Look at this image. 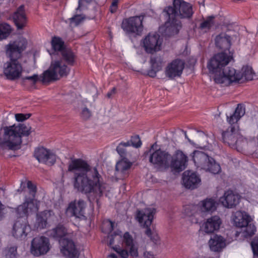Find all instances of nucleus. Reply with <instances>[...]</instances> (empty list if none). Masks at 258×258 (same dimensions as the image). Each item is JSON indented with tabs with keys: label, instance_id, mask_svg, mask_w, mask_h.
<instances>
[{
	"label": "nucleus",
	"instance_id": "f257e3e1",
	"mask_svg": "<svg viewBox=\"0 0 258 258\" xmlns=\"http://www.w3.org/2000/svg\"><path fill=\"white\" fill-rule=\"evenodd\" d=\"M68 171L74 173V187L79 192L101 197L108 190V185L96 168L82 159L72 160L69 164Z\"/></svg>",
	"mask_w": 258,
	"mask_h": 258
},
{
	"label": "nucleus",
	"instance_id": "f03ea898",
	"mask_svg": "<svg viewBox=\"0 0 258 258\" xmlns=\"http://www.w3.org/2000/svg\"><path fill=\"white\" fill-rule=\"evenodd\" d=\"M232 59V54L231 52L229 55L225 52H221L210 59L207 67L210 72L213 74L216 83L227 86L243 79L248 81L253 79L255 74L250 66H244L241 73H237L234 68L228 66Z\"/></svg>",
	"mask_w": 258,
	"mask_h": 258
},
{
	"label": "nucleus",
	"instance_id": "7ed1b4c3",
	"mask_svg": "<svg viewBox=\"0 0 258 258\" xmlns=\"http://www.w3.org/2000/svg\"><path fill=\"white\" fill-rule=\"evenodd\" d=\"M27 45V40L21 37L6 46V55L10 59L4 64L3 70L7 79L15 81L21 77L23 69L19 59Z\"/></svg>",
	"mask_w": 258,
	"mask_h": 258
},
{
	"label": "nucleus",
	"instance_id": "20e7f679",
	"mask_svg": "<svg viewBox=\"0 0 258 258\" xmlns=\"http://www.w3.org/2000/svg\"><path fill=\"white\" fill-rule=\"evenodd\" d=\"M31 127L28 124L19 123L18 125L6 126L0 129V145L4 149L17 150L21 148L22 136L29 135Z\"/></svg>",
	"mask_w": 258,
	"mask_h": 258
},
{
	"label": "nucleus",
	"instance_id": "39448f33",
	"mask_svg": "<svg viewBox=\"0 0 258 258\" xmlns=\"http://www.w3.org/2000/svg\"><path fill=\"white\" fill-rule=\"evenodd\" d=\"M70 71L63 60L53 61L49 69L43 73L41 81L45 83L59 80L61 77L67 76Z\"/></svg>",
	"mask_w": 258,
	"mask_h": 258
},
{
	"label": "nucleus",
	"instance_id": "423d86ee",
	"mask_svg": "<svg viewBox=\"0 0 258 258\" xmlns=\"http://www.w3.org/2000/svg\"><path fill=\"white\" fill-rule=\"evenodd\" d=\"M173 7L165 8L164 12L171 18H189L192 15L191 6L183 0H174Z\"/></svg>",
	"mask_w": 258,
	"mask_h": 258
},
{
	"label": "nucleus",
	"instance_id": "0eeeda50",
	"mask_svg": "<svg viewBox=\"0 0 258 258\" xmlns=\"http://www.w3.org/2000/svg\"><path fill=\"white\" fill-rule=\"evenodd\" d=\"M193 160L199 167L213 174H217L221 170V167L217 162L211 157L202 151H196L193 153Z\"/></svg>",
	"mask_w": 258,
	"mask_h": 258
},
{
	"label": "nucleus",
	"instance_id": "6e6552de",
	"mask_svg": "<svg viewBox=\"0 0 258 258\" xmlns=\"http://www.w3.org/2000/svg\"><path fill=\"white\" fill-rule=\"evenodd\" d=\"M156 143L152 145L150 149L145 153V156L149 155L150 163L159 168H168L170 167L171 156L168 152L160 149L154 150Z\"/></svg>",
	"mask_w": 258,
	"mask_h": 258
},
{
	"label": "nucleus",
	"instance_id": "1a4fd4ad",
	"mask_svg": "<svg viewBox=\"0 0 258 258\" xmlns=\"http://www.w3.org/2000/svg\"><path fill=\"white\" fill-rule=\"evenodd\" d=\"M122 244L125 249L119 247L112 246V248L120 255L121 258H127L129 251L131 256L137 257L138 255V244L133 238L132 235L128 232L124 233L122 237Z\"/></svg>",
	"mask_w": 258,
	"mask_h": 258
},
{
	"label": "nucleus",
	"instance_id": "9d476101",
	"mask_svg": "<svg viewBox=\"0 0 258 258\" xmlns=\"http://www.w3.org/2000/svg\"><path fill=\"white\" fill-rule=\"evenodd\" d=\"M223 142L232 148L240 146L244 141L243 137L234 126H230L222 134Z\"/></svg>",
	"mask_w": 258,
	"mask_h": 258
},
{
	"label": "nucleus",
	"instance_id": "9b49d317",
	"mask_svg": "<svg viewBox=\"0 0 258 258\" xmlns=\"http://www.w3.org/2000/svg\"><path fill=\"white\" fill-rule=\"evenodd\" d=\"M144 17L143 16L132 17L123 21L121 27L127 33L141 35L143 26L142 24Z\"/></svg>",
	"mask_w": 258,
	"mask_h": 258
},
{
	"label": "nucleus",
	"instance_id": "f8f14e48",
	"mask_svg": "<svg viewBox=\"0 0 258 258\" xmlns=\"http://www.w3.org/2000/svg\"><path fill=\"white\" fill-rule=\"evenodd\" d=\"M49 250V240L44 236L36 237L31 241L30 251L36 256L46 253Z\"/></svg>",
	"mask_w": 258,
	"mask_h": 258
},
{
	"label": "nucleus",
	"instance_id": "ddd939ff",
	"mask_svg": "<svg viewBox=\"0 0 258 258\" xmlns=\"http://www.w3.org/2000/svg\"><path fill=\"white\" fill-rule=\"evenodd\" d=\"M30 231V227L26 218H18L15 222L12 233L17 239H24Z\"/></svg>",
	"mask_w": 258,
	"mask_h": 258
},
{
	"label": "nucleus",
	"instance_id": "4468645a",
	"mask_svg": "<svg viewBox=\"0 0 258 258\" xmlns=\"http://www.w3.org/2000/svg\"><path fill=\"white\" fill-rule=\"evenodd\" d=\"M51 45L55 51H60L63 59L69 64H73L74 55L70 49L64 48V43L59 37H54L51 40Z\"/></svg>",
	"mask_w": 258,
	"mask_h": 258
},
{
	"label": "nucleus",
	"instance_id": "2eb2a0df",
	"mask_svg": "<svg viewBox=\"0 0 258 258\" xmlns=\"http://www.w3.org/2000/svg\"><path fill=\"white\" fill-rule=\"evenodd\" d=\"M184 68V62L180 59H175L168 63L165 68V76L169 79L181 76Z\"/></svg>",
	"mask_w": 258,
	"mask_h": 258
},
{
	"label": "nucleus",
	"instance_id": "dca6fc26",
	"mask_svg": "<svg viewBox=\"0 0 258 258\" xmlns=\"http://www.w3.org/2000/svg\"><path fill=\"white\" fill-rule=\"evenodd\" d=\"M182 27L180 21L175 17L171 18L168 17L164 26L160 28V31L165 36L170 37L178 33Z\"/></svg>",
	"mask_w": 258,
	"mask_h": 258
},
{
	"label": "nucleus",
	"instance_id": "f3484780",
	"mask_svg": "<svg viewBox=\"0 0 258 258\" xmlns=\"http://www.w3.org/2000/svg\"><path fill=\"white\" fill-rule=\"evenodd\" d=\"M161 44L160 36L156 33H149L143 40L146 51L150 53L160 50Z\"/></svg>",
	"mask_w": 258,
	"mask_h": 258
},
{
	"label": "nucleus",
	"instance_id": "a211bd4d",
	"mask_svg": "<svg viewBox=\"0 0 258 258\" xmlns=\"http://www.w3.org/2000/svg\"><path fill=\"white\" fill-rule=\"evenodd\" d=\"M34 157L40 163L52 165L56 161V156L51 151L40 147L35 149L34 154Z\"/></svg>",
	"mask_w": 258,
	"mask_h": 258
},
{
	"label": "nucleus",
	"instance_id": "6ab92c4d",
	"mask_svg": "<svg viewBox=\"0 0 258 258\" xmlns=\"http://www.w3.org/2000/svg\"><path fill=\"white\" fill-rule=\"evenodd\" d=\"M188 158L182 151H176L171 156L170 161V167L177 171L183 170L186 167Z\"/></svg>",
	"mask_w": 258,
	"mask_h": 258
},
{
	"label": "nucleus",
	"instance_id": "aec40b11",
	"mask_svg": "<svg viewBox=\"0 0 258 258\" xmlns=\"http://www.w3.org/2000/svg\"><path fill=\"white\" fill-rule=\"evenodd\" d=\"M85 203L83 201L79 200L71 202L66 210V213L68 216L75 217L76 218L83 219L84 215Z\"/></svg>",
	"mask_w": 258,
	"mask_h": 258
},
{
	"label": "nucleus",
	"instance_id": "412c9836",
	"mask_svg": "<svg viewBox=\"0 0 258 258\" xmlns=\"http://www.w3.org/2000/svg\"><path fill=\"white\" fill-rule=\"evenodd\" d=\"M72 238L68 237L61 238L59 239V243L60 251L63 255L70 257H74L77 254V250Z\"/></svg>",
	"mask_w": 258,
	"mask_h": 258
},
{
	"label": "nucleus",
	"instance_id": "4be33fe9",
	"mask_svg": "<svg viewBox=\"0 0 258 258\" xmlns=\"http://www.w3.org/2000/svg\"><path fill=\"white\" fill-rule=\"evenodd\" d=\"M201 182L200 177L194 172L185 171L182 175V183L189 189L197 188Z\"/></svg>",
	"mask_w": 258,
	"mask_h": 258
},
{
	"label": "nucleus",
	"instance_id": "5701e85b",
	"mask_svg": "<svg viewBox=\"0 0 258 258\" xmlns=\"http://www.w3.org/2000/svg\"><path fill=\"white\" fill-rule=\"evenodd\" d=\"M155 213V209L154 208H146L144 210L139 211L137 218L142 225L148 227L151 225Z\"/></svg>",
	"mask_w": 258,
	"mask_h": 258
},
{
	"label": "nucleus",
	"instance_id": "b1692460",
	"mask_svg": "<svg viewBox=\"0 0 258 258\" xmlns=\"http://www.w3.org/2000/svg\"><path fill=\"white\" fill-rule=\"evenodd\" d=\"M240 196L231 190L225 192L224 196L220 199L223 206L227 208L235 207L239 202Z\"/></svg>",
	"mask_w": 258,
	"mask_h": 258
},
{
	"label": "nucleus",
	"instance_id": "393cba45",
	"mask_svg": "<svg viewBox=\"0 0 258 258\" xmlns=\"http://www.w3.org/2000/svg\"><path fill=\"white\" fill-rule=\"evenodd\" d=\"M221 223V220L218 216H213L208 218L203 224V229L207 233H211L218 230Z\"/></svg>",
	"mask_w": 258,
	"mask_h": 258
},
{
	"label": "nucleus",
	"instance_id": "a878e982",
	"mask_svg": "<svg viewBox=\"0 0 258 258\" xmlns=\"http://www.w3.org/2000/svg\"><path fill=\"white\" fill-rule=\"evenodd\" d=\"M132 165V163L123 159L118 161L115 166V175L119 178H123L128 173V171Z\"/></svg>",
	"mask_w": 258,
	"mask_h": 258
},
{
	"label": "nucleus",
	"instance_id": "bb28decb",
	"mask_svg": "<svg viewBox=\"0 0 258 258\" xmlns=\"http://www.w3.org/2000/svg\"><path fill=\"white\" fill-rule=\"evenodd\" d=\"M209 245L212 251L219 252L226 246L225 240L220 235H214L209 240Z\"/></svg>",
	"mask_w": 258,
	"mask_h": 258
},
{
	"label": "nucleus",
	"instance_id": "cd10ccee",
	"mask_svg": "<svg viewBox=\"0 0 258 258\" xmlns=\"http://www.w3.org/2000/svg\"><path fill=\"white\" fill-rule=\"evenodd\" d=\"M14 21L18 29H23L26 23V18L24 11V6L21 5L15 12L13 15Z\"/></svg>",
	"mask_w": 258,
	"mask_h": 258
},
{
	"label": "nucleus",
	"instance_id": "c85d7f7f",
	"mask_svg": "<svg viewBox=\"0 0 258 258\" xmlns=\"http://www.w3.org/2000/svg\"><path fill=\"white\" fill-rule=\"evenodd\" d=\"M200 207L198 205H188L184 209V214L189 217V220L194 224H197L199 221Z\"/></svg>",
	"mask_w": 258,
	"mask_h": 258
},
{
	"label": "nucleus",
	"instance_id": "c756f323",
	"mask_svg": "<svg viewBox=\"0 0 258 258\" xmlns=\"http://www.w3.org/2000/svg\"><path fill=\"white\" fill-rule=\"evenodd\" d=\"M35 208V203L32 202V200H28L25 199L23 204L19 206L16 210V212L19 218H26L27 215L29 211H32Z\"/></svg>",
	"mask_w": 258,
	"mask_h": 258
},
{
	"label": "nucleus",
	"instance_id": "7c9ffc66",
	"mask_svg": "<svg viewBox=\"0 0 258 258\" xmlns=\"http://www.w3.org/2000/svg\"><path fill=\"white\" fill-rule=\"evenodd\" d=\"M53 237L61 239L68 237H73V232L68 230L63 225L58 224L55 228L53 229L50 234Z\"/></svg>",
	"mask_w": 258,
	"mask_h": 258
},
{
	"label": "nucleus",
	"instance_id": "2f4dec72",
	"mask_svg": "<svg viewBox=\"0 0 258 258\" xmlns=\"http://www.w3.org/2000/svg\"><path fill=\"white\" fill-rule=\"evenodd\" d=\"M215 44L220 49L224 50L228 49L231 45L230 37L224 33H221L216 36Z\"/></svg>",
	"mask_w": 258,
	"mask_h": 258
},
{
	"label": "nucleus",
	"instance_id": "473e14b6",
	"mask_svg": "<svg viewBox=\"0 0 258 258\" xmlns=\"http://www.w3.org/2000/svg\"><path fill=\"white\" fill-rule=\"evenodd\" d=\"M20 188L21 191L24 190L25 192L29 194V196L26 195L25 199L30 200H32L34 203V198L36 192V186L30 181H28L26 183L21 182Z\"/></svg>",
	"mask_w": 258,
	"mask_h": 258
},
{
	"label": "nucleus",
	"instance_id": "72a5a7b5",
	"mask_svg": "<svg viewBox=\"0 0 258 258\" xmlns=\"http://www.w3.org/2000/svg\"><path fill=\"white\" fill-rule=\"evenodd\" d=\"M217 205L218 203L214 199L208 198L201 202L199 210L202 213H212L216 210Z\"/></svg>",
	"mask_w": 258,
	"mask_h": 258
},
{
	"label": "nucleus",
	"instance_id": "f704fd0d",
	"mask_svg": "<svg viewBox=\"0 0 258 258\" xmlns=\"http://www.w3.org/2000/svg\"><path fill=\"white\" fill-rule=\"evenodd\" d=\"M245 114V108L241 104H238L234 112L230 116L227 115V120L230 124L236 123Z\"/></svg>",
	"mask_w": 258,
	"mask_h": 258
},
{
	"label": "nucleus",
	"instance_id": "c9c22d12",
	"mask_svg": "<svg viewBox=\"0 0 258 258\" xmlns=\"http://www.w3.org/2000/svg\"><path fill=\"white\" fill-rule=\"evenodd\" d=\"M250 217L246 214H243L241 212L235 213L233 221L236 226L241 227V228L247 224V222H250Z\"/></svg>",
	"mask_w": 258,
	"mask_h": 258
},
{
	"label": "nucleus",
	"instance_id": "e433bc0d",
	"mask_svg": "<svg viewBox=\"0 0 258 258\" xmlns=\"http://www.w3.org/2000/svg\"><path fill=\"white\" fill-rule=\"evenodd\" d=\"M54 214L52 211H45L37 216L36 223L37 227L38 228H44L47 224V220L51 216Z\"/></svg>",
	"mask_w": 258,
	"mask_h": 258
},
{
	"label": "nucleus",
	"instance_id": "4c0bfd02",
	"mask_svg": "<svg viewBox=\"0 0 258 258\" xmlns=\"http://www.w3.org/2000/svg\"><path fill=\"white\" fill-rule=\"evenodd\" d=\"M256 230L254 225L249 222H247L246 225L243 226L241 229L242 235L245 237L251 236L254 234Z\"/></svg>",
	"mask_w": 258,
	"mask_h": 258
},
{
	"label": "nucleus",
	"instance_id": "58836bf2",
	"mask_svg": "<svg viewBox=\"0 0 258 258\" xmlns=\"http://www.w3.org/2000/svg\"><path fill=\"white\" fill-rule=\"evenodd\" d=\"M12 29L8 24L0 25V40L6 38L11 33Z\"/></svg>",
	"mask_w": 258,
	"mask_h": 258
},
{
	"label": "nucleus",
	"instance_id": "ea45409f",
	"mask_svg": "<svg viewBox=\"0 0 258 258\" xmlns=\"http://www.w3.org/2000/svg\"><path fill=\"white\" fill-rule=\"evenodd\" d=\"M85 19V17L82 15H76L68 19L70 25L72 27L77 26L81 24Z\"/></svg>",
	"mask_w": 258,
	"mask_h": 258
},
{
	"label": "nucleus",
	"instance_id": "a19ab883",
	"mask_svg": "<svg viewBox=\"0 0 258 258\" xmlns=\"http://www.w3.org/2000/svg\"><path fill=\"white\" fill-rule=\"evenodd\" d=\"M151 67L159 71L162 68L163 60L160 56H152L150 60Z\"/></svg>",
	"mask_w": 258,
	"mask_h": 258
},
{
	"label": "nucleus",
	"instance_id": "79ce46f5",
	"mask_svg": "<svg viewBox=\"0 0 258 258\" xmlns=\"http://www.w3.org/2000/svg\"><path fill=\"white\" fill-rule=\"evenodd\" d=\"M214 16H210L208 17L206 20H205L201 23L200 28L205 31L209 30L214 25Z\"/></svg>",
	"mask_w": 258,
	"mask_h": 258
},
{
	"label": "nucleus",
	"instance_id": "37998d69",
	"mask_svg": "<svg viewBox=\"0 0 258 258\" xmlns=\"http://www.w3.org/2000/svg\"><path fill=\"white\" fill-rule=\"evenodd\" d=\"M79 6L77 8V11H82L88 8L89 5L96 3L95 0H79Z\"/></svg>",
	"mask_w": 258,
	"mask_h": 258
},
{
	"label": "nucleus",
	"instance_id": "c03bdc74",
	"mask_svg": "<svg viewBox=\"0 0 258 258\" xmlns=\"http://www.w3.org/2000/svg\"><path fill=\"white\" fill-rule=\"evenodd\" d=\"M114 223L109 220L104 221L102 224V230L105 233L111 232L113 229Z\"/></svg>",
	"mask_w": 258,
	"mask_h": 258
},
{
	"label": "nucleus",
	"instance_id": "a18cd8bd",
	"mask_svg": "<svg viewBox=\"0 0 258 258\" xmlns=\"http://www.w3.org/2000/svg\"><path fill=\"white\" fill-rule=\"evenodd\" d=\"M131 142L132 145L135 148L140 147L142 144V142L139 138V136L137 135L132 137Z\"/></svg>",
	"mask_w": 258,
	"mask_h": 258
},
{
	"label": "nucleus",
	"instance_id": "49530a36",
	"mask_svg": "<svg viewBox=\"0 0 258 258\" xmlns=\"http://www.w3.org/2000/svg\"><path fill=\"white\" fill-rule=\"evenodd\" d=\"M31 116V113H27V114H22V113H17L15 114L16 119L18 121H23L28 118H29Z\"/></svg>",
	"mask_w": 258,
	"mask_h": 258
},
{
	"label": "nucleus",
	"instance_id": "de8ad7c7",
	"mask_svg": "<svg viewBox=\"0 0 258 258\" xmlns=\"http://www.w3.org/2000/svg\"><path fill=\"white\" fill-rule=\"evenodd\" d=\"M17 253V248L15 246L10 247L6 253L7 258H14Z\"/></svg>",
	"mask_w": 258,
	"mask_h": 258
},
{
	"label": "nucleus",
	"instance_id": "09e8293b",
	"mask_svg": "<svg viewBox=\"0 0 258 258\" xmlns=\"http://www.w3.org/2000/svg\"><path fill=\"white\" fill-rule=\"evenodd\" d=\"M109 239V241L108 242V245L110 246H112L114 244V240L115 239H119L121 238V236L119 234L115 233L114 234H111L108 236Z\"/></svg>",
	"mask_w": 258,
	"mask_h": 258
},
{
	"label": "nucleus",
	"instance_id": "8fccbe9b",
	"mask_svg": "<svg viewBox=\"0 0 258 258\" xmlns=\"http://www.w3.org/2000/svg\"><path fill=\"white\" fill-rule=\"evenodd\" d=\"M39 80V77L37 75L34 74L32 76H27L24 77L22 78V80H29L32 83V84H35Z\"/></svg>",
	"mask_w": 258,
	"mask_h": 258
},
{
	"label": "nucleus",
	"instance_id": "3c124183",
	"mask_svg": "<svg viewBox=\"0 0 258 258\" xmlns=\"http://www.w3.org/2000/svg\"><path fill=\"white\" fill-rule=\"evenodd\" d=\"M91 116V112L90 110L85 107L83 109L81 112V116L85 120L89 119Z\"/></svg>",
	"mask_w": 258,
	"mask_h": 258
},
{
	"label": "nucleus",
	"instance_id": "603ef678",
	"mask_svg": "<svg viewBox=\"0 0 258 258\" xmlns=\"http://www.w3.org/2000/svg\"><path fill=\"white\" fill-rule=\"evenodd\" d=\"M119 0H112V3L110 7L111 13H115L117 9L118 3Z\"/></svg>",
	"mask_w": 258,
	"mask_h": 258
},
{
	"label": "nucleus",
	"instance_id": "864d4df0",
	"mask_svg": "<svg viewBox=\"0 0 258 258\" xmlns=\"http://www.w3.org/2000/svg\"><path fill=\"white\" fill-rule=\"evenodd\" d=\"M116 151L121 157H124L126 156V150L121 145H118L117 147Z\"/></svg>",
	"mask_w": 258,
	"mask_h": 258
},
{
	"label": "nucleus",
	"instance_id": "5fc2aeb1",
	"mask_svg": "<svg viewBox=\"0 0 258 258\" xmlns=\"http://www.w3.org/2000/svg\"><path fill=\"white\" fill-rule=\"evenodd\" d=\"M251 244L254 254L258 255V239L252 241Z\"/></svg>",
	"mask_w": 258,
	"mask_h": 258
},
{
	"label": "nucleus",
	"instance_id": "6e6d98bb",
	"mask_svg": "<svg viewBox=\"0 0 258 258\" xmlns=\"http://www.w3.org/2000/svg\"><path fill=\"white\" fill-rule=\"evenodd\" d=\"M158 72L156 71L154 68H152L151 67V69L148 72V75L152 78L155 77L156 76L157 72Z\"/></svg>",
	"mask_w": 258,
	"mask_h": 258
},
{
	"label": "nucleus",
	"instance_id": "4d7b16f0",
	"mask_svg": "<svg viewBox=\"0 0 258 258\" xmlns=\"http://www.w3.org/2000/svg\"><path fill=\"white\" fill-rule=\"evenodd\" d=\"M145 258H154L153 253L151 252L146 251L144 252Z\"/></svg>",
	"mask_w": 258,
	"mask_h": 258
},
{
	"label": "nucleus",
	"instance_id": "13d9d810",
	"mask_svg": "<svg viewBox=\"0 0 258 258\" xmlns=\"http://www.w3.org/2000/svg\"><path fill=\"white\" fill-rule=\"evenodd\" d=\"M115 92L116 89L115 88H112L111 91L107 94V97L108 98H110L113 94L115 93Z\"/></svg>",
	"mask_w": 258,
	"mask_h": 258
},
{
	"label": "nucleus",
	"instance_id": "bf43d9fd",
	"mask_svg": "<svg viewBox=\"0 0 258 258\" xmlns=\"http://www.w3.org/2000/svg\"><path fill=\"white\" fill-rule=\"evenodd\" d=\"M4 209V205L0 202V220L2 219L4 216L3 210Z\"/></svg>",
	"mask_w": 258,
	"mask_h": 258
},
{
	"label": "nucleus",
	"instance_id": "052dcab7",
	"mask_svg": "<svg viewBox=\"0 0 258 258\" xmlns=\"http://www.w3.org/2000/svg\"><path fill=\"white\" fill-rule=\"evenodd\" d=\"M147 228V229L145 231V233L149 237H151V234H152V232H151V229L149 228V227H146Z\"/></svg>",
	"mask_w": 258,
	"mask_h": 258
},
{
	"label": "nucleus",
	"instance_id": "680f3d73",
	"mask_svg": "<svg viewBox=\"0 0 258 258\" xmlns=\"http://www.w3.org/2000/svg\"><path fill=\"white\" fill-rule=\"evenodd\" d=\"M119 145H121V146H123V147H128L130 146V142H127L125 143H120Z\"/></svg>",
	"mask_w": 258,
	"mask_h": 258
},
{
	"label": "nucleus",
	"instance_id": "e2e57ef3",
	"mask_svg": "<svg viewBox=\"0 0 258 258\" xmlns=\"http://www.w3.org/2000/svg\"><path fill=\"white\" fill-rule=\"evenodd\" d=\"M182 132L183 133V134H184V135L185 136V138L188 140V141L189 143H191V141L188 138V137L187 136L186 132L185 131H182Z\"/></svg>",
	"mask_w": 258,
	"mask_h": 258
},
{
	"label": "nucleus",
	"instance_id": "0e129e2a",
	"mask_svg": "<svg viewBox=\"0 0 258 258\" xmlns=\"http://www.w3.org/2000/svg\"><path fill=\"white\" fill-rule=\"evenodd\" d=\"M108 258H118V257L115 254L111 253L108 256Z\"/></svg>",
	"mask_w": 258,
	"mask_h": 258
}]
</instances>
